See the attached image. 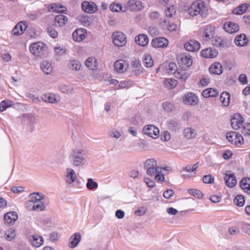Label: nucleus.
<instances>
[{"label":"nucleus","mask_w":250,"mask_h":250,"mask_svg":"<svg viewBox=\"0 0 250 250\" xmlns=\"http://www.w3.org/2000/svg\"><path fill=\"white\" fill-rule=\"evenodd\" d=\"M71 164L75 167H83L87 163V155L83 148L75 146L72 148L69 155Z\"/></svg>","instance_id":"f257e3e1"},{"label":"nucleus","mask_w":250,"mask_h":250,"mask_svg":"<svg viewBox=\"0 0 250 250\" xmlns=\"http://www.w3.org/2000/svg\"><path fill=\"white\" fill-rule=\"evenodd\" d=\"M207 8L205 3L202 1H194L188 9V14L192 17L200 15L201 17H205L207 13Z\"/></svg>","instance_id":"f03ea898"},{"label":"nucleus","mask_w":250,"mask_h":250,"mask_svg":"<svg viewBox=\"0 0 250 250\" xmlns=\"http://www.w3.org/2000/svg\"><path fill=\"white\" fill-rule=\"evenodd\" d=\"M30 51L37 57L43 55L46 50V45L42 42H36L32 43L29 47Z\"/></svg>","instance_id":"7ed1b4c3"},{"label":"nucleus","mask_w":250,"mask_h":250,"mask_svg":"<svg viewBox=\"0 0 250 250\" xmlns=\"http://www.w3.org/2000/svg\"><path fill=\"white\" fill-rule=\"evenodd\" d=\"M177 62L183 68L188 67L192 64L191 56L189 53H181L177 56Z\"/></svg>","instance_id":"20e7f679"},{"label":"nucleus","mask_w":250,"mask_h":250,"mask_svg":"<svg viewBox=\"0 0 250 250\" xmlns=\"http://www.w3.org/2000/svg\"><path fill=\"white\" fill-rule=\"evenodd\" d=\"M226 138L229 142L233 145L240 146L244 143L242 136L234 131L227 133Z\"/></svg>","instance_id":"39448f33"},{"label":"nucleus","mask_w":250,"mask_h":250,"mask_svg":"<svg viewBox=\"0 0 250 250\" xmlns=\"http://www.w3.org/2000/svg\"><path fill=\"white\" fill-rule=\"evenodd\" d=\"M113 42L119 47L124 46L126 43L125 35L121 32H116L112 34Z\"/></svg>","instance_id":"423d86ee"},{"label":"nucleus","mask_w":250,"mask_h":250,"mask_svg":"<svg viewBox=\"0 0 250 250\" xmlns=\"http://www.w3.org/2000/svg\"><path fill=\"white\" fill-rule=\"evenodd\" d=\"M144 133L152 138H157L159 136V130L155 126L151 125L145 126L143 127Z\"/></svg>","instance_id":"0eeeda50"},{"label":"nucleus","mask_w":250,"mask_h":250,"mask_svg":"<svg viewBox=\"0 0 250 250\" xmlns=\"http://www.w3.org/2000/svg\"><path fill=\"white\" fill-rule=\"evenodd\" d=\"M215 27L211 25H208L203 28L202 39L204 41H210L215 34Z\"/></svg>","instance_id":"6e6552de"},{"label":"nucleus","mask_w":250,"mask_h":250,"mask_svg":"<svg viewBox=\"0 0 250 250\" xmlns=\"http://www.w3.org/2000/svg\"><path fill=\"white\" fill-rule=\"evenodd\" d=\"M183 100L186 104L195 105L198 103L197 96L193 92H188L183 96Z\"/></svg>","instance_id":"1a4fd4ad"},{"label":"nucleus","mask_w":250,"mask_h":250,"mask_svg":"<svg viewBox=\"0 0 250 250\" xmlns=\"http://www.w3.org/2000/svg\"><path fill=\"white\" fill-rule=\"evenodd\" d=\"M244 119L241 115L239 113L234 114L230 120L231 125L233 129L237 130L242 126Z\"/></svg>","instance_id":"9d476101"},{"label":"nucleus","mask_w":250,"mask_h":250,"mask_svg":"<svg viewBox=\"0 0 250 250\" xmlns=\"http://www.w3.org/2000/svg\"><path fill=\"white\" fill-rule=\"evenodd\" d=\"M125 7H126L127 10L129 9L132 11H140L144 8L142 2L138 0H128Z\"/></svg>","instance_id":"9b49d317"},{"label":"nucleus","mask_w":250,"mask_h":250,"mask_svg":"<svg viewBox=\"0 0 250 250\" xmlns=\"http://www.w3.org/2000/svg\"><path fill=\"white\" fill-rule=\"evenodd\" d=\"M77 179V175L74 169L71 168H67L65 173V181L67 184H73Z\"/></svg>","instance_id":"f8f14e48"},{"label":"nucleus","mask_w":250,"mask_h":250,"mask_svg":"<svg viewBox=\"0 0 250 250\" xmlns=\"http://www.w3.org/2000/svg\"><path fill=\"white\" fill-rule=\"evenodd\" d=\"M151 44L155 48H165L167 46L168 41L165 38H156L152 41Z\"/></svg>","instance_id":"ddd939ff"},{"label":"nucleus","mask_w":250,"mask_h":250,"mask_svg":"<svg viewBox=\"0 0 250 250\" xmlns=\"http://www.w3.org/2000/svg\"><path fill=\"white\" fill-rule=\"evenodd\" d=\"M81 6L83 10L88 13H93L97 10V5L93 2L83 1Z\"/></svg>","instance_id":"4468645a"},{"label":"nucleus","mask_w":250,"mask_h":250,"mask_svg":"<svg viewBox=\"0 0 250 250\" xmlns=\"http://www.w3.org/2000/svg\"><path fill=\"white\" fill-rule=\"evenodd\" d=\"M218 54V51L211 47L204 49L201 52V56L205 58H215Z\"/></svg>","instance_id":"2eb2a0df"},{"label":"nucleus","mask_w":250,"mask_h":250,"mask_svg":"<svg viewBox=\"0 0 250 250\" xmlns=\"http://www.w3.org/2000/svg\"><path fill=\"white\" fill-rule=\"evenodd\" d=\"M29 240L32 246L35 248L40 247L43 243L42 237L37 234L30 236Z\"/></svg>","instance_id":"dca6fc26"},{"label":"nucleus","mask_w":250,"mask_h":250,"mask_svg":"<svg viewBox=\"0 0 250 250\" xmlns=\"http://www.w3.org/2000/svg\"><path fill=\"white\" fill-rule=\"evenodd\" d=\"M184 47L188 52L197 51L200 47V43L195 40H190L184 45Z\"/></svg>","instance_id":"f3484780"},{"label":"nucleus","mask_w":250,"mask_h":250,"mask_svg":"<svg viewBox=\"0 0 250 250\" xmlns=\"http://www.w3.org/2000/svg\"><path fill=\"white\" fill-rule=\"evenodd\" d=\"M41 99L42 101L50 104L56 103L60 100V97L53 93L44 94L42 96Z\"/></svg>","instance_id":"a211bd4d"},{"label":"nucleus","mask_w":250,"mask_h":250,"mask_svg":"<svg viewBox=\"0 0 250 250\" xmlns=\"http://www.w3.org/2000/svg\"><path fill=\"white\" fill-rule=\"evenodd\" d=\"M224 29L229 33L233 34L239 30V26L237 23L231 21H227L224 24Z\"/></svg>","instance_id":"6ab92c4d"},{"label":"nucleus","mask_w":250,"mask_h":250,"mask_svg":"<svg viewBox=\"0 0 250 250\" xmlns=\"http://www.w3.org/2000/svg\"><path fill=\"white\" fill-rule=\"evenodd\" d=\"M18 214L16 212L10 211L5 214L4 221L5 224L13 225L18 219Z\"/></svg>","instance_id":"aec40b11"},{"label":"nucleus","mask_w":250,"mask_h":250,"mask_svg":"<svg viewBox=\"0 0 250 250\" xmlns=\"http://www.w3.org/2000/svg\"><path fill=\"white\" fill-rule=\"evenodd\" d=\"M86 36V31L84 29H78L76 30L72 34L73 40L76 42H81Z\"/></svg>","instance_id":"412c9836"},{"label":"nucleus","mask_w":250,"mask_h":250,"mask_svg":"<svg viewBox=\"0 0 250 250\" xmlns=\"http://www.w3.org/2000/svg\"><path fill=\"white\" fill-rule=\"evenodd\" d=\"M27 25L22 22H18L12 30V33L15 36H19L22 34L26 29Z\"/></svg>","instance_id":"4be33fe9"},{"label":"nucleus","mask_w":250,"mask_h":250,"mask_svg":"<svg viewBox=\"0 0 250 250\" xmlns=\"http://www.w3.org/2000/svg\"><path fill=\"white\" fill-rule=\"evenodd\" d=\"M226 186L229 188L234 187L237 184L235 175L232 173H226L224 177Z\"/></svg>","instance_id":"5701e85b"},{"label":"nucleus","mask_w":250,"mask_h":250,"mask_svg":"<svg viewBox=\"0 0 250 250\" xmlns=\"http://www.w3.org/2000/svg\"><path fill=\"white\" fill-rule=\"evenodd\" d=\"M81 240V234L79 232H76L73 234L69 240V247L71 248H74L76 247Z\"/></svg>","instance_id":"b1692460"},{"label":"nucleus","mask_w":250,"mask_h":250,"mask_svg":"<svg viewBox=\"0 0 250 250\" xmlns=\"http://www.w3.org/2000/svg\"><path fill=\"white\" fill-rule=\"evenodd\" d=\"M135 42L140 46H146L147 45L149 40L146 35L141 34L135 37Z\"/></svg>","instance_id":"393cba45"},{"label":"nucleus","mask_w":250,"mask_h":250,"mask_svg":"<svg viewBox=\"0 0 250 250\" xmlns=\"http://www.w3.org/2000/svg\"><path fill=\"white\" fill-rule=\"evenodd\" d=\"M114 67L117 72L124 73L126 70V63L123 60L116 61L114 63Z\"/></svg>","instance_id":"a878e982"},{"label":"nucleus","mask_w":250,"mask_h":250,"mask_svg":"<svg viewBox=\"0 0 250 250\" xmlns=\"http://www.w3.org/2000/svg\"><path fill=\"white\" fill-rule=\"evenodd\" d=\"M40 68L42 71L46 75L50 74L53 71L51 64L46 61H43L41 62Z\"/></svg>","instance_id":"bb28decb"},{"label":"nucleus","mask_w":250,"mask_h":250,"mask_svg":"<svg viewBox=\"0 0 250 250\" xmlns=\"http://www.w3.org/2000/svg\"><path fill=\"white\" fill-rule=\"evenodd\" d=\"M234 42L237 46H244L247 44L248 39L245 34H241L235 38Z\"/></svg>","instance_id":"cd10ccee"},{"label":"nucleus","mask_w":250,"mask_h":250,"mask_svg":"<svg viewBox=\"0 0 250 250\" xmlns=\"http://www.w3.org/2000/svg\"><path fill=\"white\" fill-rule=\"evenodd\" d=\"M240 187L245 192L250 194V178H243L240 183Z\"/></svg>","instance_id":"c85d7f7f"},{"label":"nucleus","mask_w":250,"mask_h":250,"mask_svg":"<svg viewBox=\"0 0 250 250\" xmlns=\"http://www.w3.org/2000/svg\"><path fill=\"white\" fill-rule=\"evenodd\" d=\"M209 70L212 74L220 75L223 72L222 65L219 62H214L210 66Z\"/></svg>","instance_id":"c756f323"},{"label":"nucleus","mask_w":250,"mask_h":250,"mask_svg":"<svg viewBox=\"0 0 250 250\" xmlns=\"http://www.w3.org/2000/svg\"><path fill=\"white\" fill-rule=\"evenodd\" d=\"M50 12L56 13H63L66 10V8L59 3H52L49 7Z\"/></svg>","instance_id":"7c9ffc66"},{"label":"nucleus","mask_w":250,"mask_h":250,"mask_svg":"<svg viewBox=\"0 0 250 250\" xmlns=\"http://www.w3.org/2000/svg\"><path fill=\"white\" fill-rule=\"evenodd\" d=\"M85 64L89 69L95 70L97 69L98 63L97 60L94 57H89L85 61Z\"/></svg>","instance_id":"2f4dec72"},{"label":"nucleus","mask_w":250,"mask_h":250,"mask_svg":"<svg viewBox=\"0 0 250 250\" xmlns=\"http://www.w3.org/2000/svg\"><path fill=\"white\" fill-rule=\"evenodd\" d=\"M184 136L188 139H192L195 138L197 136L196 131L191 128L187 127L183 131Z\"/></svg>","instance_id":"473e14b6"},{"label":"nucleus","mask_w":250,"mask_h":250,"mask_svg":"<svg viewBox=\"0 0 250 250\" xmlns=\"http://www.w3.org/2000/svg\"><path fill=\"white\" fill-rule=\"evenodd\" d=\"M219 92L214 88H209L204 90L202 93V96L205 98L213 97L218 95Z\"/></svg>","instance_id":"72a5a7b5"},{"label":"nucleus","mask_w":250,"mask_h":250,"mask_svg":"<svg viewBox=\"0 0 250 250\" xmlns=\"http://www.w3.org/2000/svg\"><path fill=\"white\" fill-rule=\"evenodd\" d=\"M249 5L243 3L239 5L232 10V13L234 15H241L244 13L249 7Z\"/></svg>","instance_id":"f704fd0d"},{"label":"nucleus","mask_w":250,"mask_h":250,"mask_svg":"<svg viewBox=\"0 0 250 250\" xmlns=\"http://www.w3.org/2000/svg\"><path fill=\"white\" fill-rule=\"evenodd\" d=\"M110 10L113 12H123L126 11L127 8L125 6H122L121 4L113 3L110 5Z\"/></svg>","instance_id":"c9c22d12"},{"label":"nucleus","mask_w":250,"mask_h":250,"mask_svg":"<svg viewBox=\"0 0 250 250\" xmlns=\"http://www.w3.org/2000/svg\"><path fill=\"white\" fill-rule=\"evenodd\" d=\"M177 83L176 80L171 78L166 79L163 82L165 87L168 89L174 88L176 86Z\"/></svg>","instance_id":"e433bc0d"},{"label":"nucleus","mask_w":250,"mask_h":250,"mask_svg":"<svg viewBox=\"0 0 250 250\" xmlns=\"http://www.w3.org/2000/svg\"><path fill=\"white\" fill-rule=\"evenodd\" d=\"M211 39V44L213 46L215 47H224L225 46V42L221 38L213 36Z\"/></svg>","instance_id":"4c0bfd02"},{"label":"nucleus","mask_w":250,"mask_h":250,"mask_svg":"<svg viewBox=\"0 0 250 250\" xmlns=\"http://www.w3.org/2000/svg\"><path fill=\"white\" fill-rule=\"evenodd\" d=\"M220 101L224 106H227L229 105L230 101V95L229 93L224 92L221 93L220 97Z\"/></svg>","instance_id":"58836bf2"},{"label":"nucleus","mask_w":250,"mask_h":250,"mask_svg":"<svg viewBox=\"0 0 250 250\" xmlns=\"http://www.w3.org/2000/svg\"><path fill=\"white\" fill-rule=\"evenodd\" d=\"M175 77L181 80L182 82H185L188 79L189 74L184 70L178 71L175 73Z\"/></svg>","instance_id":"ea45409f"},{"label":"nucleus","mask_w":250,"mask_h":250,"mask_svg":"<svg viewBox=\"0 0 250 250\" xmlns=\"http://www.w3.org/2000/svg\"><path fill=\"white\" fill-rule=\"evenodd\" d=\"M68 18L66 16L63 15H59L56 16L55 18V22L56 24L57 23L59 26H63L67 21Z\"/></svg>","instance_id":"a19ab883"},{"label":"nucleus","mask_w":250,"mask_h":250,"mask_svg":"<svg viewBox=\"0 0 250 250\" xmlns=\"http://www.w3.org/2000/svg\"><path fill=\"white\" fill-rule=\"evenodd\" d=\"M68 67L72 70L79 71L81 69V64L77 60H71L68 63Z\"/></svg>","instance_id":"79ce46f5"},{"label":"nucleus","mask_w":250,"mask_h":250,"mask_svg":"<svg viewBox=\"0 0 250 250\" xmlns=\"http://www.w3.org/2000/svg\"><path fill=\"white\" fill-rule=\"evenodd\" d=\"M29 200L35 203L41 200H43L44 197L41 193L38 192H34L31 193L29 196Z\"/></svg>","instance_id":"37998d69"},{"label":"nucleus","mask_w":250,"mask_h":250,"mask_svg":"<svg viewBox=\"0 0 250 250\" xmlns=\"http://www.w3.org/2000/svg\"><path fill=\"white\" fill-rule=\"evenodd\" d=\"M13 105V102L11 101L8 100L2 101L0 104V111L1 112L4 111Z\"/></svg>","instance_id":"c03bdc74"},{"label":"nucleus","mask_w":250,"mask_h":250,"mask_svg":"<svg viewBox=\"0 0 250 250\" xmlns=\"http://www.w3.org/2000/svg\"><path fill=\"white\" fill-rule=\"evenodd\" d=\"M176 13V9L174 5H167L165 9L166 16L167 17H172Z\"/></svg>","instance_id":"a18cd8bd"},{"label":"nucleus","mask_w":250,"mask_h":250,"mask_svg":"<svg viewBox=\"0 0 250 250\" xmlns=\"http://www.w3.org/2000/svg\"><path fill=\"white\" fill-rule=\"evenodd\" d=\"M86 187L88 189L92 190L97 189L98 185L97 183L94 182L92 178H88Z\"/></svg>","instance_id":"49530a36"},{"label":"nucleus","mask_w":250,"mask_h":250,"mask_svg":"<svg viewBox=\"0 0 250 250\" xmlns=\"http://www.w3.org/2000/svg\"><path fill=\"white\" fill-rule=\"evenodd\" d=\"M160 169H162V168L160 167H157V166L156 165V167H149L146 169V174L149 176H153L157 172H160Z\"/></svg>","instance_id":"de8ad7c7"},{"label":"nucleus","mask_w":250,"mask_h":250,"mask_svg":"<svg viewBox=\"0 0 250 250\" xmlns=\"http://www.w3.org/2000/svg\"><path fill=\"white\" fill-rule=\"evenodd\" d=\"M42 201L43 200H41L34 203V206H33L34 211H42L45 209V207Z\"/></svg>","instance_id":"09e8293b"},{"label":"nucleus","mask_w":250,"mask_h":250,"mask_svg":"<svg viewBox=\"0 0 250 250\" xmlns=\"http://www.w3.org/2000/svg\"><path fill=\"white\" fill-rule=\"evenodd\" d=\"M144 63L147 67H150L153 64V61L152 59L151 55L146 54L145 56L144 59Z\"/></svg>","instance_id":"8fccbe9b"},{"label":"nucleus","mask_w":250,"mask_h":250,"mask_svg":"<svg viewBox=\"0 0 250 250\" xmlns=\"http://www.w3.org/2000/svg\"><path fill=\"white\" fill-rule=\"evenodd\" d=\"M157 165L156 161L153 158H150L147 159L145 163L144 167L145 169H147V168L151 167H156Z\"/></svg>","instance_id":"3c124183"},{"label":"nucleus","mask_w":250,"mask_h":250,"mask_svg":"<svg viewBox=\"0 0 250 250\" xmlns=\"http://www.w3.org/2000/svg\"><path fill=\"white\" fill-rule=\"evenodd\" d=\"M234 203L237 206H243L245 203V199L244 196L241 195H237L234 199Z\"/></svg>","instance_id":"603ef678"},{"label":"nucleus","mask_w":250,"mask_h":250,"mask_svg":"<svg viewBox=\"0 0 250 250\" xmlns=\"http://www.w3.org/2000/svg\"><path fill=\"white\" fill-rule=\"evenodd\" d=\"M16 235V232L15 229H9L5 232V238L8 241H11Z\"/></svg>","instance_id":"864d4df0"},{"label":"nucleus","mask_w":250,"mask_h":250,"mask_svg":"<svg viewBox=\"0 0 250 250\" xmlns=\"http://www.w3.org/2000/svg\"><path fill=\"white\" fill-rule=\"evenodd\" d=\"M162 106L163 109L167 112L173 111L175 109L173 104L167 102L164 103Z\"/></svg>","instance_id":"5fc2aeb1"},{"label":"nucleus","mask_w":250,"mask_h":250,"mask_svg":"<svg viewBox=\"0 0 250 250\" xmlns=\"http://www.w3.org/2000/svg\"><path fill=\"white\" fill-rule=\"evenodd\" d=\"M168 128L173 131H176L180 128V125L175 121H170L168 123Z\"/></svg>","instance_id":"6e6d98bb"},{"label":"nucleus","mask_w":250,"mask_h":250,"mask_svg":"<svg viewBox=\"0 0 250 250\" xmlns=\"http://www.w3.org/2000/svg\"><path fill=\"white\" fill-rule=\"evenodd\" d=\"M188 192L191 195L198 198H201L203 195L202 192L197 189H189L188 190Z\"/></svg>","instance_id":"4d7b16f0"},{"label":"nucleus","mask_w":250,"mask_h":250,"mask_svg":"<svg viewBox=\"0 0 250 250\" xmlns=\"http://www.w3.org/2000/svg\"><path fill=\"white\" fill-rule=\"evenodd\" d=\"M80 21L85 26H90L91 23L90 19L86 16H83L80 17Z\"/></svg>","instance_id":"13d9d810"},{"label":"nucleus","mask_w":250,"mask_h":250,"mask_svg":"<svg viewBox=\"0 0 250 250\" xmlns=\"http://www.w3.org/2000/svg\"><path fill=\"white\" fill-rule=\"evenodd\" d=\"M54 50L55 54L59 56L65 55L66 52V49L61 47H55L54 48Z\"/></svg>","instance_id":"bf43d9fd"},{"label":"nucleus","mask_w":250,"mask_h":250,"mask_svg":"<svg viewBox=\"0 0 250 250\" xmlns=\"http://www.w3.org/2000/svg\"><path fill=\"white\" fill-rule=\"evenodd\" d=\"M132 82L131 81H121L118 83V88L123 89L128 87L132 85Z\"/></svg>","instance_id":"052dcab7"},{"label":"nucleus","mask_w":250,"mask_h":250,"mask_svg":"<svg viewBox=\"0 0 250 250\" xmlns=\"http://www.w3.org/2000/svg\"><path fill=\"white\" fill-rule=\"evenodd\" d=\"M155 181L158 183H162L165 180V177L163 174L162 173V169H160V172H157L155 173L154 177Z\"/></svg>","instance_id":"680f3d73"},{"label":"nucleus","mask_w":250,"mask_h":250,"mask_svg":"<svg viewBox=\"0 0 250 250\" xmlns=\"http://www.w3.org/2000/svg\"><path fill=\"white\" fill-rule=\"evenodd\" d=\"M241 132L245 136L250 135V123L246 124L243 127Z\"/></svg>","instance_id":"e2e57ef3"},{"label":"nucleus","mask_w":250,"mask_h":250,"mask_svg":"<svg viewBox=\"0 0 250 250\" xmlns=\"http://www.w3.org/2000/svg\"><path fill=\"white\" fill-rule=\"evenodd\" d=\"M214 177L211 175H206L203 177V182L207 184H211L214 182Z\"/></svg>","instance_id":"0e129e2a"},{"label":"nucleus","mask_w":250,"mask_h":250,"mask_svg":"<svg viewBox=\"0 0 250 250\" xmlns=\"http://www.w3.org/2000/svg\"><path fill=\"white\" fill-rule=\"evenodd\" d=\"M198 167V163H197L194 165H188L184 168V169L188 172H191L195 170Z\"/></svg>","instance_id":"69168bd1"},{"label":"nucleus","mask_w":250,"mask_h":250,"mask_svg":"<svg viewBox=\"0 0 250 250\" xmlns=\"http://www.w3.org/2000/svg\"><path fill=\"white\" fill-rule=\"evenodd\" d=\"M177 65L175 62H170L169 64V72L171 74H174L177 72Z\"/></svg>","instance_id":"338daca9"},{"label":"nucleus","mask_w":250,"mask_h":250,"mask_svg":"<svg viewBox=\"0 0 250 250\" xmlns=\"http://www.w3.org/2000/svg\"><path fill=\"white\" fill-rule=\"evenodd\" d=\"M174 194V192L172 189H167L163 193V196L166 199H169L172 197Z\"/></svg>","instance_id":"774afa93"}]
</instances>
